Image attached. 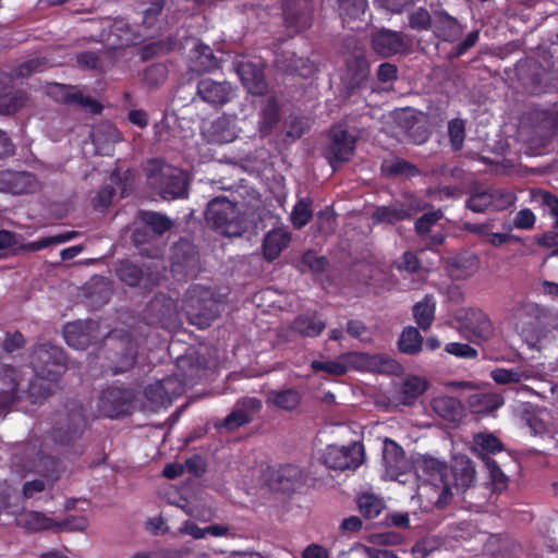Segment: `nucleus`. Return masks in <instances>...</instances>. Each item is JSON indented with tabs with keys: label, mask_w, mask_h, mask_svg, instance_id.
I'll return each mask as SVG.
<instances>
[{
	"label": "nucleus",
	"mask_w": 558,
	"mask_h": 558,
	"mask_svg": "<svg viewBox=\"0 0 558 558\" xmlns=\"http://www.w3.org/2000/svg\"><path fill=\"white\" fill-rule=\"evenodd\" d=\"M311 367L335 376H342L349 369L379 374H398L401 369V365L387 354L365 352H349L338 361H313Z\"/></svg>",
	"instance_id": "nucleus-1"
},
{
	"label": "nucleus",
	"mask_w": 558,
	"mask_h": 558,
	"mask_svg": "<svg viewBox=\"0 0 558 558\" xmlns=\"http://www.w3.org/2000/svg\"><path fill=\"white\" fill-rule=\"evenodd\" d=\"M147 183L163 201H174L189 196L190 179L183 170L160 160L149 163Z\"/></svg>",
	"instance_id": "nucleus-2"
},
{
	"label": "nucleus",
	"mask_w": 558,
	"mask_h": 558,
	"mask_svg": "<svg viewBox=\"0 0 558 558\" xmlns=\"http://www.w3.org/2000/svg\"><path fill=\"white\" fill-rule=\"evenodd\" d=\"M205 219L213 230L226 236H239L246 229L245 219L236 204L226 196H218L208 202Z\"/></svg>",
	"instance_id": "nucleus-3"
},
{
	"label": "nucleus",
	"mask_w": 558,
	"mask_h": 558,
	"mask_svg": "<svg viewBox=\"0 0 558 558\" xmlns=\"http://www.w3.org/2000/svg\"><path fill=\"white\" fill-rule=\"evenodd\" d=\"M183 310L191 324L204 329L217 318L219 304L208 288L194 284L184 295Z\"/></svg>",
	"instance_id": "nucleus-4"
},
{
	"label": "nucleus",
	"mask_w": 558,
	"mask_h": 558,
	"mask_svg": "<svg viewBox=\"0 0 558 558\" xmlns=\"http://www.w3.org/2000/svg\"><path fill=\"white\" fill-rule=\"evenodd\" d=\"M550 310L532 301H522L510 310V319L518 333L538 340L544 332L543 320L548 318Z\"/></svg>",
	"instance_id": "nucleus-5"
},
{
	"label": "nucleus",
	"mask_w": 558,
	"mask_h": 558,
	"mask_svg": "<svg viewBox=\"0 0 558 558\" xmlns=\"http://www.w3.org/2000/svg\"><path fill=\"white\" fill-rule=\"evenodd\" d=\"M29 364L39 377L58 381L66 369V355L60 347L43 343L34 348Z\"/></svg>",
	"instance_id": "nucleus-6"
},
{
	"label": "nucleus",
	"mask_w": 558,
	"mask_h": 558,
	"mask_svg": "<svg viewBox=\"0 0 558 558\" xmlns=\"http://www.w3.org/2000/svg\"><path fill=\"white\" fill-rule=\"evenodd\" d=\"M87 427V416L82 404H66V415L49 432V439L57 446L66 448L81 439Z\"/></svg>",
	"instance_id": "nucleus-7"
},
{
	"label": "nucleus",
	"mask_w": 558,
	"mask_h": 558,
	"mask_svg": "<svg viewBox=\"0 0 558 558\" xmlns=\"http://www.w3.org/2000/svg\"><path fill=\"white\" fill-rule=\"evenodd\" d=\"M135 390L126 386L111 385L104 388L97 399L100 416L119 418L130 415L134 409Z\"/></svg>",
	"instance_id": "nucleus-8"
},
{
	"label": "nucleus",
	"mask_w": 558,
	"mask_h": 558,
	"mask_svg": "<svg viewBox=\"0 0 558 558\" xmlns=\"http://www.w3.org/2000/svg\"><path fill=\"white\" fill-rule=\"evenodd\" d=\"M16 380L10 379V393L13 395V405L21 401H28L32 404L41 403L52 393V384L44 377H39L34 373V376L28 379L27 387H23V375L21 369L15 367Z\"/></svg>",
	"instance_id": "nucleus-9"
},
{
	"label": "nucleus",
	"mask_w": 558,
	"mask_h": 558,
	"mask_svg": "<svg viewBox=\"0 0 558 558\" xmlns=\"http://www.w3.org/2000/svg\"><path fill=\"white\" fill-rule=\"evenodd\" d=\"M345 70L341 76L345 97H351L363 88L369 77V62L363 49L355 48L344 59Z\"/></svg>",
	"instance_id": "nucleus-10"
},
{
	"label": "nucleus",
	"mask_w": 558,
	"mask_h": 558,
	"mask_svg": "<svg viewBox=\"0 0 558 558\" xmlns=\"http://www.w3.org/2000/svg\"><path fill=\"white\" fill-rule=\"evenodd\" d=\"M328 137L329 144L326 147V158L330 166L336 169L338 163L348 162L352 158L357 136L339 125L331 128Z\"/></svg>",
	"instance_id": "nucleus-11"
},
{
	"label": "nucleus",
	"mask_w": 558,
	"mask_h": 558,
	"mask_svg": "<svg viewBox=\"0 0 558 558\" xmlns=\"http://www.w3.org/2000/svg\"><path fill=\"white\" fill-rule=\"evenodd\" d=\"M313 0H283L282 14L287 29L298 34L313 24Z\"/></svg>",
	"instance_id": "nucleus-12"
},
{
	"label": "nucleus",
	"mask_w": 558,
	"mask_h": 558,
	"mask_svg": "<svg viewBox=\"0 0 558 558\" xmlns=\"http://www.w3.org/2000/svg\"><path fill=\"white\" fill-rule=\"evenodd\" d=\"M371 44L373 50L383 58L405 54L411 45L403 33L389 28H381L373 33Z\"/></svg>",
	"instance_id": "nucleus-13"
},
{
	"label": "nucleus",
	"mask_w": 558,
	"mask_h": 558,
	"mask_svg": "<svg viewBox=\"0 0 558 558\" xmlns=\"http://www.w3.org/2000/svg\"><path fill=\"white\" fill-rule=\"evenodd\" d=\"M63 337L69 347L85 350L99 339V324L93 319L68 323Z\"/></svg>",
	"instance_id": "nucleus-14"
},
{
	"label": "nucleus",
	"mask_w": 558,
	"mask_h": 558,
	"mask_svg": "<svg viewBox=\"0 0 558 558\" xmlns=\"http://www.w3.org/2000/svg\"><path fill=\"white\" fill-rule=\"evenodd\" d=\"M263 477L270 489L283 493L295 490L302 483V472L293 464L268 466Z\"/></svg>",
	"instance_id": "nucleus-15"
},
{
	"label": "nucleus",
	"mask_w": 558,
	"mask_h": 558,
	"mask_svg": "<svg viewBox=\"0 0 558 558\" xmlns=\"http://www.w3.org/2000/svg\"><path fill=\"white\" fill-rule=\"evenodd\" d=\"M37 177L29 171L0 170V192L12 195L31 194L38 190Z\"/></svg>",
	"instance_id": "nucleus-16"
},
{
	"label": "nucleus",
	"mask_w": 558,
	"mask_h": 558,
	"mask_svg": "<svg viewBox=\"0 0 558 558\" xmlns=\"http://www.w3.org/2000/svg\"><path fill=\"white\" fill-rule=\"evenodd\" d=\"M196 94L204 102L215 108L223 107L235 96L234 89L229 82H217L211 78L199 80Z\"/></svg>",
	"instance_id": "nucleus-17"
},
{
	"label": "nucleus",
	"mask_w": 558,
	"mask_h": 558,
	"mask_svg": "<svg viewBox=\"0 0 558 558\" xmlns=\"http://www.w3.org/2000/svg\"><path fill=\"white\" fill-rule=\"evenodd\" d=\"M117 278L128 287L135 288L143 283V288L151 290L158 284V276L145 272L142 266L129 260H120L114 269Z\"/></svg>",
	"instance_id": "nucleus-18"
},
{
	"label": "nucleus",
	"mask_w": 558,
	"mask_h": 558,
	"mask_svg": "<svg viewBox=\"0 0 558 558\" xmlns=\"http://www.w3.org/2000/svg\"><path fill=\"white\" fill-rule=\"evenodd\" d=\"M423 464L426 468L437 466V473L440 476L441 485L436 484H424L421 489L423 494L429 499V501L437 508L444 509L449 505L452 498L451 488L447 483L442 482L444 471L446 470L445 465H441L437 459L433 457H428L423 460Z\"/></svg>",
	"instance_id": "nucleus-19"
},
{
	"label": "nucleus",
	"mask_w": 558,
	"mask_h": 558,
	"mask_svg": "<svg viewBox=\"0 0 558 558\" xmlns=\"http://www.w3.org/2000/svg\"><path fill=\"white\" fill-rule=\"evenodd\" d=\"M236 73L243 84L252 95H264L268 85L265 80L264 70L251 61H242L236 65Z\"/></svg>",
	"instance_id": "nucleus-20"
},
{
	"label": "nucleus",
	"mask_w": 558,
	"mask_h": 558,
	"mask_svg": "<svg viewBox=\"0 0 558 558\" xmlns=\"http://www.w3.org/2000/svg\"><path fill=\"white\" fill-rule=\"evenodd\" d=\"M433 32L437 38L447 43L457 41L462 33V24L444 9L434 11Z\"/></svg>",
	"instance_id": "nucleus-21"
},
{
	"label": "nucleus",
	"mask_w": 558,
	"mask_h": 558,
	"mask_svg": "<svg viewBox=\"0 0 558 558\" xmlns=\"http://www.w3.org/2000/svg\"><path fill=\"white\" fill-rule=\"evenodd\" d=\"M145 315L150 324L165 327L175 315V303L163 293L155 294L145 307Z\"/></svg>",
	"instance_id": "nucleus-22"
},
{
	"label": "nucleus",
	"mask_w": 558,
	"mask_h": 558,
	"mask_svg": "<svg viewBox=\"0 0 558 558\" xmlns=\"http://www.w3.org/2000/svg\"><path fill=\"white\" fill-rule=\"evenodd\" d=\"M461 320L463 327L480 340H488L494 335L492 320L480 308H468Z\"/></svg>",
	"instance_id": "nucleus-23"
},
{
	"label": "nucleus",
	"mask_w": 558,
	"mask_h": 558,
	"mask_svg": "<svg viewBox=\"0 0 558 558\" xmlns=\"http://www.w3.org/2000/svg\"><path fill=\"white\" fill-rule=\"evenodd\" d=\"M108 359L112 362V364L108 367V371L112 375L128 372L136 363L137 347L131 340L120 342L119 348L113 352V356H109Z\"/></svg>",
	"instance_id": "nucleus-24"
},
{
	"label": "nucleus",
	"mask_w": 558,
	"mask_h": 558,
	"mask_svg": "<svg viewBox=\"0 0 558 558\" xmlns=\"http://www.w3.org/2000/svg\"><path fill=\"white\" fill-rule=\"evenodd\" d=\"M451 472L457 489L465 490L475 482V466L468 456H453Z\"/></svg>",
	"instance_id": "nucleus-25"
},
{
	"label": "nucleus",
	"mask_w": 558,
	"mask_h": 558,
	"mask_svg": "<svg viewBox=\"0 0 558 558\" xmlns=\"http://www.w3.org/2000/svg\"><path fill=\"white\" fill-rule=\"evenodd\" d=\"M480 260L475 254H460L453 256L447 263V271L453 280H464L475 274Z\"/></svg>",
	"instance_id": "nucleus-26"
},
{
	"label": "nucleus",
	"mask_w": 558,
	"mask_h": 558,
	"mask_svg": "<svg viewBox=\"0 0 558 558\" xmlns=\"http://www.w3.org/2000/svg\"><path fill=\"white\" fill-rule=\"evenodd\" d=\"M433 411L442 420L450 423H458L464 414V407L453 397H436L430 402Z\"/></svg>",
	"instance_id": "nucleus-27"
},
{
	"label": "nucleus",
	"mask_w": 558,
	"mask_h": 558,
	"mask_svg": "<svg viewBox=\"0 0 558 558\" xmlns=\"http://www.w3.org/2000/svg\"><path fill=\"white\" fill-rule=\"evenodd\" d=\"M291 233L283 229H274L269 231L263 241L264 258L271 263L276 260L283 250L289 246Z\"/></svg>",
	"instance_id": "nucleus-28"
},
{
	"label": "nucleus",
	"mask_w": 558,
	"mask_h": 558,
	"mask_svg": "<svg viewBox=\"0 0 558 558\" xmlns=\"http://www.w3.org/2000/svg\"><path fill=\"white\" fill-rule=\"evenodd\" d=\"M326 328V322L317 312L298 315L292 322V329L304 337H317Z\"/></svg>",
	"instance_id": "nucleus-29"
},
{
	"label": "nucleus",
	"mask_w": 558,
	"mask_h": 558,
	"mask_svg": "<svg viewBox=\"0 0 558 558\" xmlns=\"http://www.w3.org/2000/svg\"><path fill=\"white\" fill-rule=\"evenodd\" d=\"M185 471L199 477L206 471V463L203 456H191L185 463L173 462L163 468L162 474L169 480H174L182 475Z\"/></svg>",
	"instance_id": "nucleus-30"
},
{
	"label": "nucleus",
	"mask_w": 558,
	"mask_h": 558,
	"mask_svg": "<svg viewBox=\"0 0 558 558\" xmlns=\"http://www.w3.org/2000/svg\"><path fill=\"white\" fill-rule=\"evenodd\" d=\"M60 100L65 105L88 109L93 114H99L102 111V106L99 101L85 96L72 86H61Z\"/></svg>",
	"instance_id": "nucleus-31"
},
{
	"label": "nucleus",
	"mask_w": 558,
	"mask_h": 558,
	"mask_svg": "<svg viewBox=\"0 0 558 558\" xmlns=\"http://www.w3.org/2000/svg\"><path fill=\"white\" fill-rule=\"evenodd\" d=\"M280 106L275 97L267 99L259 112L258 130L262 136H268L280 122Z\"/></svg>",
	"instance_id": "nucleus-32"
},
{
	"label": "nucleus",
	"mask_w": 558,
	"mask_h": 558,
	"mask_svg": "<svg viewBox=\"0 0 558 558\" xmlns=\"http://www.w3.org/2000/svg\"><path fill=\"white\" fill-rule=\"evenodd\" d=\"M472 453H499L506 451L504 442L488 430L475 433L472 437Z\"/></svg>",
	"instance_id": "nucleus-33"
},
{
	"label": "nucleus",
	"mask_w": 558,
	"mask_h": 558,
	"mask_svg": "<svg viewBox=\"0 0 558 558\" xmlns=\"http://www.w3.org/2000/svg\"><path fill=\"white\" fill-rule=\"evenodd\" d=\"M137 220L148 227L157 238L163 235L173 227V221L170 217L159 211L140 210Z\"/></svg>",
	"instance_id": "nucleus-34"
},
{
	"label": "nucleus",
	"mask_w": 558,
	"mask_h": 558,
	"mask_svg": "<svg viewBox=\"0 0 558 558\" xmlns=\"http://www.w3.org/2000/svg\"><path fill=\"white\" fill-rule=\"evenodd\" d=\"M301 401L302 396L294 388L271 390L267 397L268 403H272L276 408L288 412L296 410L301 404Z\"/></svg>",
	"instance_id": "nucleus-35"
},
{
	"label": "nucleus",
	"mask_w": 558,
	"mask_h": 558,
	"mask_svg": "<svg viewBox=\"0 0 558 558\" xmlns=\"http://www.w3.org/2000/svg\"><path fill=\"white\" fill-rule=\"evenodd\" d=\"M19 526L26 529L31 532H40L44 530H52L54 521L39 511H24L16 518Z\"/></svg>",
	"instance_id": "nucleus-36"
},
{
	"label": "nucleus",
	"mask_w": 558,
	"mask_h": 558,
	"mask_svg": "<svg viewBox=\"0 0 558 558\" xmlns=\"http://www.w3.org/2000/svg\"><path fill=\"white\" fill-rule=\"evenodd\" d=\"M428 381L418 376L408 377L400 387V401L404 405H412L426 390Z\"/></svg>",
	"instance_id": "nucleus-37"
},
{
	"label": "nucleus",
	"mask_w": 558,
	"mask_h": 558,
	"mask_svg": "<svg viewBox=\"0 0 558 558\" xmlns=\"http://www.w3.org/2000/svg\"><path fill=\"white\" fill-rule=\"evenodd\" d=\"M383 175L387 178L407 177L414 178L420 174L418 168L402 158H396L392 160H385L380 167Z\"/></svg>",
	"instance_id": "nucleus-38"
},
{
	"label": "nucleus",
	"mask_w": 558,
	"mask_h": 558,
	"mask_svg": "<svg viewBox=\"0 0 558 558\" xmlns=\"http://www.w3.org/2000/svg\"><path fill=\"white\" fill-rule=\"evenodd\" d=\"M436 303L433 295L425 298L413 306V316L415 323L423 330L429 329L435 319Z\"/></svg>",
	"instance_id": "nucleus-39"
},
{
	"label": "nucleus",
	"mask_w": 558,
	"mask_h": 558,
	"mask_svg": "<svg viewBox=\"0 0 558 558\" xmlns=\"http://www.w3.org/2000/svg\"><path fill=\"white\" fill-rule=\"evenodd\" d=\"M383 462L385 465L384 477L391 481L404 482L400 477L412 468L407 456H383Z\"/></svg>",
	"instance_id": "nucleus-40"
},
{
	"label": "nucleus",
	"mask_w": 558,
	"mask_h": 558,
	"mask_svg": "<svg viewBox=\"0 0 558 558\" xmlns=\"http://www.w3.org/2000/svg\"><path fill=\"white\" fill-rule=\"evenodd\" d=\"M412 217V209L403 205L400 206H380L374 214L377 222L393 225L399 221L408 220Z\"/></svg>",
	"instance_id": "nucleus-41"
},
{
	"label": "nucleus",
	"mask_w": 558,
	"mask_h": 558,
	"mask_svg": "<svg viewBox=\"0 0 558 558\" xmlns=\"http://www.w3.org/2000/svg\"><path fill=\"white\" fill-rule=\"evenodd\" d=\"M39 458L41 464H53L54 456H13L11 470L19 477H24L35 471V459Z\"/></svg>",
	"instance_id": "nucleus-42"
},
{
	"label": "nucleus",
	"mask_w": 558,
	"mask_h": 558,
	"mask_svg": "<svg viewBox=\"0 0 558 558\" xmlns=\"http://www.w3.org/2000/svg\"><path fill=\"white\" fill-rule=\"evenodd\" d=\"M364 462V456H323V463L335 471L354 472Z\"/></svg>",
	"instance_id": "nucleus-43"
},
{
	"label": "nucleus",
	"mask_w": 558,
	"mask_h": 558,
	"mask_svg": "<svg viewBox=\"0 0 558 558\" xmlns=\"http://www.w3.org/2000/svg\"><path fill=\"white\" fill-rule=\"evenodd\" d=\"M28 100L27 94L24 90H14L11 93L0 95V113L10 116L19 112L25 107Z\"/></svg>",
	"instance_id": "nucleus-44"
},
{
	"label": "nucleus",
	"mask_w": 558,
	"mask_h": 558,
	"mask_svg": "<svg viewBox=\"0 0 558 558\" xmlns=\"http://www.w3.org/2000/svg\"><path fill=\"white\" fill-rule=\"evenodd\" d=\"M423 337L418 329L409 326L403 329L398 345L399 350L407 354H416L422 350Z\"/></svg>",
	"instance_id": "nucleus-45"
},
{
	"label": "nucleus",
	"mask_w": 558,
	"mask_h": 558,
	"mask_svg": "<svg viewBox=\"0 0 558 558\" xmlns=\"http://www.w3.org/2000/svg\"><path fill=\"white\" fill-rule=\"evenodd\" d=\"M313 201L311 197L300 198L292 208L291 222L295 229H302L313 218Z\"/></svg>",
	"instance_id": "nucleus-46"
},
{
	"label": "nucleus",
	"mask_w": 558,
	"mask_h": 558,
	"mask_svg": "<svg viewBox=\"0 0 558 558\" xmlns=\"http://www.w3.org/2000/svg\"><path fill=\"white\" fill-rule=\"evenodd\" d=\"M367 0H338L339 15L342 22L360 19L365 13Z\"/></svg>",
	"instance_id": "nucleus-47"
},
{
	"label": "nucleus",
	"mask_w": 558,
	"mask_h": 558,
	"mask_svg": "<svg viewBox=\"0 0 558 558\" xmlns=\"http://www.w3.org/2000/svg\"><path fill=\"white\" fill-rule=\"evenodd\" d=\"M470 404L475 412H492L504 404V399L497 393H476L470 399Z\"/></svg>",
	"instance_id": "nucleus-48"
},
{
	"label": "nucleus",
	"mask_w": 558,
	"mask_h": 558,
	"mask_svg": "<svg viewBox=\"0 0 558 558\" xmlns=\"http://www.w3.org/2000/svg\"><path fill=\"white\" fill-rule=\"evenodd\" d=\"M490 205L492 198L489 187L483 189L481 186H476L472 189L471 194L465 202L466 208L473 213H484L490 208Z\"/></svg>",
	"instance_id": "nucleus-49"
},
{
	"label": "nucleus",
	"mask_w": 558,
	"mask_h": 558,
	"mask_svg": "<svg viewBox=\"0 0 558 558\" xmlns=\"http://www.w3.org/2000/svg\"><path fill=\"white\" fill-rule=\"evenodd\" d=\"M434 14L426 8L420 7L409 12L408 27L416 32H426L433 27Z\"/></svg>",
	"instance_id": "nucleus-50"
},
{
	"label": "nucleus",
	"mask_w": 558,
	"mask_h": 558,
	"mask_svg": "<svg viewBox=\"0 0 558 558\" xmlns=\"http://www.w3.org/2000/svg\"><path fill=\"white\" fill-rule=\"evenodd\" d=\"M448 137L453 151L463 148L465 140V121L463 119L454 118L448 122Z\"/></svg>",
	"instance_id": "nucleus-51"
},
{
	"label": "nucleus",
	"mask_w": 558,
	"mask_h": 558,
	"mask_svg": "<svg viewBox=\"0 0 558 558\" xmlns=\"http://www.w3.org/2000/svg\"><path fill=\"white\" fill-rule=\"evenodd\" d=\"M360 512L367 519L379 515L384 509V502L373 494H363L357 499Z\"/></svg>",
	"instance_id": "nucleus-52"
},
{
	"label": "nucleus",
	"mask_w": 558,
	"mask_h": 558,
	"mask_svg": "<svg viewBox=\"0 0 558 558\" xmlns=\"http://www.w3.org/2000/svg\"><path fill=\"white\" fill-rule=\"evenodd\" d=\"M144 396L155 408H167L169 405V398L167 397V392H165V387L160 379L148 384L144 388Z\"/></svg>",
	"instance_id": "nucleus-53"
},
{
	"label": "nucleus",
	"mask_w": 558,
	"mask_h": 558,
	"mask_svg": "<svg viewBox=\"0 0 558 558\" xmlns=\"http://www.w3.org/2000/svg\"><path fill=\"white\" fill-rule=\"evenodd\" d=\"M300 270H308L313 274H323L328 266V259L325 256H318L314 251H306L301 258Z\"/></svg>",
	"instance_id": "nucleus-54"
},
{
	"label": "nucleus",
	"mask_w": 558,
	"mask_h": 558,
	"mask_svg": "<svg viewBox=\"0 0 558 558\" xmlns=\"http://www.w3.org/2000/svg\"><path fill=\"white\" fill-rule=\"evenodd\" d=\"M481 457L483 458V462L489 473L494 490L501 492L506 489L508 485L507 475L500 470L499 465L490 458V456Z\"/></svg>",
	"instance_id": "nucleus-55"
},
{
	"label": "nucleus",
	"mask_w": 558,
	"mask_h": 558,
	"mask_svg": "<svg viewBox=\"0 0 558 558\" xmlns=\"http://www.w3.org/2000/svg\"><path fill=\"white\" fill-rule=\"evenodd\" d=\"M310 129L303 117L290 114L284 120V135L287 138L296 141Z\"/></svg>",
	"instance_id": "nucleus-56"
},
{
	"label": "nucleus",
	"mask_w": 558,
	"mask_h": 558,
	"mask_svg": "<svg viewBox=\"0 0 558 558\" xmlns=\"http://www.w3.org/2000/svg\"><path fill=\"white\" fill-rule=\"evenodd\" d=\"M444 217L441 209L432 210L418 217L414 223V230L421 238L427 236L432 228Z\"/></svg>",
	"instance_id": "nucleus-57"
},
{
	"label": "nucleus",
	"mask_w": 558,
	"mask_h": 558,
	"mask_svg": "<svg viewBox=\"0 0 558 558\" xmlns=\"http://www.w3.org/2000/svg\"><path fill=\"white\" fill-rule=\"evenodd\" d=\"M489 190L492 198L490 208L493 210H505L511 207L517 201L515 195L508 190L494 186H490Z\"/></svg>",
	"instance_id": "nucleus-58"
},
{
	"label": "nucleus",
	"mask_w": 558,
	"mask_h": 558,
	"mask_svg": "<svg viewBox=\"0 0 558 558\" xmlns=\"http://www.w3.org/2000/svg\"><path fill=\"white\" fill-rule=\"evenodd\" d=\"M78 235L76 231H66L60 234L40 238L37 241L28 243L31 251H40L50 245L61 244L75 239Z\"/></svg>",
	"instance_id": "nucleus-59"
},
{
	"label": "nucleus",
	"mask_w": 558,
	"mask_h": 558,
	"mask_svg": "<svg viewBox=\"0 0 558 558\" xmlns=\"http://www.w3.org/2000/svg\"><path fill=\"white\" fill-rule=\"evenodd\" d=\"M168 76V69L162 63H154L147 66L143 73V81L148 87H157Z\"/></svg>",
	"instance_id": "nucleus-60"
},
{
	"label": "nucleus",
	"mask_w": 558,
	"mask_h": 558,
	"mask_svg": "<svg viewBox=\"0 0 558 558\" xmlns=\"http://www.w3.org/2000/svg\"><path fill=\"white\" fill-rule=\"evenodd\" d=\"M291 73L296 74L304 78L312 77L317 72V65L310 58L295 57L289 64Z\"/></svg>",
	"instance_id": "nucleus-61"
},
{
	"label": "nucleus",
	"mask_w": 558,
	"mask_h": 558,
	"mask_svg": "<svg viewBox=\"0 0 558 558\" xmlns=\"http://www.w3.org/2000/svg\"><path fill=\"white\" fill-rule=\"evenodd\" d=\"M88 521L85 517L71 515L63 521H54V532H83L87 529Z\"/></svg>",
	"instance_id": "nucleus-62"
},
{
	"label": "nucleus",
	"mask_w": 558,
	"mask_h": 558,
	"mask_svg": "<svg viewBox=\"0 0 558 558\" xmlns=\"http://www.w3.org/2000/svg\"><path fill=\"white\" fill-rule=\"evenodd\" d=\"M160 380L169 398V405L185 392V384L177 375L166 376Z\"/></svg>",
	"instance_id": "nucleus-63"
},
{
	"label": "nucleus",
	"mask_w": 558,
	"mask_h": 558,
	"mask_svg": "<svg viewBox=\"0 0 558 558\" xmlns=\"http://www.w3.org/2000/svg\"><path fill=\"white\" fill-rule=\"evenodd\" d=\"M114 194L116 190L113 186L109 184L100 186L92 199V205L94 209L105 210L108 207H110Z\"/></svg>",
	"instance_id": "nucleus-64"
}]
</instances>
